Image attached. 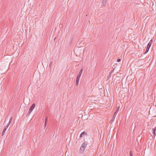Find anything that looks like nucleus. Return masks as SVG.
<instances>
[{"mask_svg":"<svg viewBox=\"0 0 156 156\" xmlns=\"http://www.w3.org/2000/svg\"><path fill=\"white\" fill-rule=\"evenodd\" d=\"M87 145V143L84 142L82 145L79 151L80 153L82 154L84 151Z\"/></svg>","mask_w":156,"mask_h":156,"instance_id":"f257e3e1","label":"nucleus"},{"mask_svg":"<svg viewBox=\"0 0 156 156\" xmlns=\"http://www.w3.org/2000/svg\"><path fill=\"white\" fill-rule=\"evenodd\" d=\"M152 42V40L151 39L150 41L149 42L147 45L146 50L145 51V52L144 53V54H146L149 51Z\"/></svg>","mask_w":156,"mask_h":156,"instance_id":"f03ea898","label":"nucleus"},{"mask_svg":"<svg viewBox=\"0 0 156 156\" xmlns=\"http://www.w3.org/2000/svg\"><path fill=\"white\" fill-rule=\"evenodd\" d=\"M35 104L34 103L32 105L29 109V111L28 112V114H30L31 113V112L35 108Z\"/></svg>","mask_w":156,"mask_h":156,"instance_id":"7ed1b4c3","label":"nucleus"},{"mask_svg":"<svg viewBox=\"0 0 156 156\" xmlns=\"http://www.w3.org/2000/svg\"><path fill=\"white\" fill-rule=\"evenodd\" d=\"M81 76H80V75H78L77 77H76V86H78L79 83V82L80 80V77Z\"/></svg>","mask_w":156,"mask_h":156,"instance_id":"20e7f679","label":"nucleus"},{"mask_svg":"<svg viewBox=\"0 0 156 156\" xmlns=\"http://www.w3.org/2000/svg\"><path fill=\"white\" fill-rule=\"evenodd\" d=\"M101 2V6H105L108 0H102Z\"/></svg>","mask_w":156,"mask_h":156,"instance_id":"39448f33","label":"nucleus"},{"mask_svg":"<svg viewBox=\"0 0 156 156\" xmlns=\"http://www.w3.org/2000/svg\"><path fill=\"white\" fill-rule=\"evenodd\" d=\"M7 128H8V126H5V128H4V129L3 130V131L2 132V136H3L4 135V134L5 132V131Z\"/></svg>","mask_w":156,"mask_h":156,"instance_id":"423d86ee","label":"nucleus"},{"mask_svg":"<svg viewBox=\"0 0 156 156\" xmlns=\"http://www.w3.org/2000/svg\"><path fill=\"white\" fill-rule=\"evenodd\" d=\"M87 135L86 133L85 132H82L81 133V134L80 135V137H82L83 135Z\"/></svg>","mask_w":156,"mask_h":156,"instance_id":"0eeeda50","label":"nucleus"},{"mask_svg":"<svg viewBox=\"0 0 156 156\" xmlns=\"http://www.w3.org/2000/svg\"><path fill=\"white\" fill-rule=\"evenodd\" d=\"M119 108V106H118L117 107L116 111V112H118V110Z\"/></svg>","mask_w":156,"mask_h":156,"instance_id":"6e6552de","label":"nucleus"},{"mask_svg":"<svg viewBox=\"0 0 156 156\" xmlns=\"http://www.w3.org/2000/svg\"><path fill=\"white\" fill-rule=\"evenodd\" d=\"M155 131H154V130L153 129V132H152V133H153V134L154 135V136H155Z\"/></svg>","mask_w":156,"mask_h":156,"instance_id":"1a4fd4ad","label":"nucleus"},{"mask_svg":"<svg viewBox=\"0 0 156 156\" xmlns=\"http://www.w3.org/2000/svg\"><path fill=\"white\" fill-rule=\"evenodd\" d=\"M129 155L130 156H133V154L131 151H130L129 152Z\"/></svg>","mask_w":156,"mask_h":156,"instance_id":"9d476101","label":"nucleus"},{"mask_svg":"<svg viewBox=\"0 0 156 156\" xmlns=\"http://www.w3.org/2000/svg\"><path fill=\"white\" fill-rule=\"evenodd\" d=\"M52 62H51L49 65V68H51V65H52Z\"/></svg>","mask_w":156,"mask_h":156,"instance_id":"9b49d317","label":"nucleus"},{"mask_svg":"<svg viewBox=\"0 0 156 156\" xmlns=\"http://www.w3.org/2000/svg\"><path fill=\"white\" fill-rule=\"evenodd\" d=\"M83 69H80V72H79V73H80V74H81L82 73V72H83Z\"/></svg>","mask_w":156,"mask_h":156,"instance_id":"f8f14e48","label":"nucleus"},{"mask_svg":"<svg viewBox=\"0 0 156 156\" xmlns=\"http://www.w3.org/2000/svg\"><path fill=\"white\" fill-rule=\"evenodd\" d=\"M12 117H11V118L10 119L9 121V123H11V121H12Z\"/></svg>","mask_w":156,"mask_h":156,"instance_id":"ddd939ff","label":"nucleus"},{"mask_svg":"<svg viewBox=\"0 0 156 156\" xmlns=\"http://www.w3.org/2000/svg\"><path fill=\"white\" fill-rule=\"evenodd\" d=\"M121 59L118 58V59H117V62H120L121 61Z\"/></svg>","mask_w":156,"mask_h":156,"instance_id":"4468645a","label":"nucleus"},{"mask_svg":"<svg viewBox=\"0 0 156 156\" xmlns=\"http://www.w3.org/2000/svg\"><path fill=\"white\" fill-rule=\"evenodd\" d=\"M114 71V70H112L111 71L110 73V76H111V74Z\"/></svg>","mask_w":156,"mask_h":156,"instance_id":"2eb2a0df","label":"nucleus"},{"mask_svg":"<svg viewBox=\"0 0 156 156\" xmlns=\"http://www.w3.org/2000/svg\"><path fill=\"white\" fill-rule=\"evenodd\" d=\"M11 123H9V122L7 124V126H8V127L10 125Z\"/></svg>","mask_w":156,"mask_h":156,"instance_id":"dca6fc26","label":"nucleus"},{"mask_svg":"<svg viewBox=\"0 0 156 156\" xmlns=\"http://www.w3.org/2000/svg\"><path fill=\"white\" fill-rule=\"evenodd\" d=\"M47 121H48V117H47L46 118V119H45V123H46Z\"/></svg>","mask_w":156,"mask_h":156,"instance_id":"f3484780","label":"nucleus"},{"mask_svg":"<svg viewBox=\"0 0 156 156\" xmlns=\"http://www.w3.org/2000/svg\"><path fill=\"white\" fill-rule=\"evenodd\" d=\"M118 112H116V111L115 112L114 114V115L113 116H114L115 115H116L117 113Z\"/></svg>","mask_w":156,"mask_h":156,"instance_id":"a211bd4d","label":"nucleus"},{"mask_svg":"<svg viewBox=\"0 0 156 156\" xmlns=\"http://www.w3.org/2000/svg\"><path fill=\"white\" fill-rule=\"evenodd\" d=\"M46 126V123H45L44 124V127H45Z\"/></svg>","mask_w":156,"mask_h":156,"instance_id":"6ab92c4d","label":"nucleus"},{"mask_svg":"<svg viewBox=\"0 0 156 156\" xmlns=\"http://www.w3.org/2000/svg\"><path fill=\"white\" fill-rule=\"evenodd\" d=\"M78 75H80V76H81V73L80 74V73H79Z\"/></svg>","mask_w":156,"mask_h":156,"instance_id":"aec40b11","label":"nucleus"}]
</instances>
